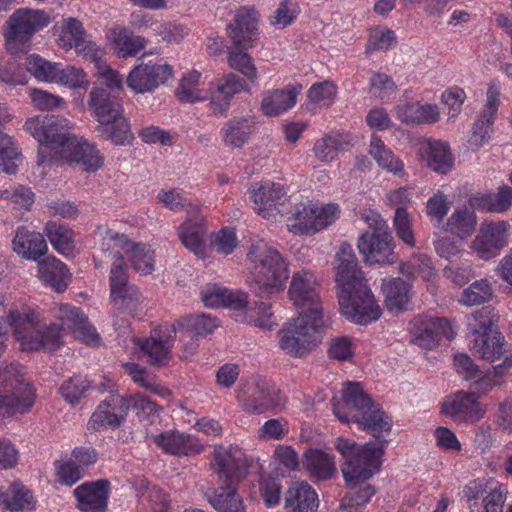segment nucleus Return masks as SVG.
Instances as JSON below:
<instances>
[{"label":"nucleus","mask_w":512,"mask_h":512,"mask_svg":"<svg viewBox=\"0 0 512 512\" xmlns=\"http://www.w3.org/2000/svg\"><path fill=\"white\" fill-rule=\"evenodd\" d=\"M155 444L164 452L171 455L198 454L201 444L190 434L171 430L153 436Z\"/></svg>","instance_id":"obj_26"},{"label":"nucleus","mask_w":512,"mask_h":512,"mask_svg":"<svg viewBox=\"0 0 512 512\" xmlns=\"http://www.w3.org/2000/svg\"><path fill=\"white\" fill-rule=\"evenodd\" d=\"M242 409L252 415L278 413L285 407L280 390L263 378H253L237 390Z\"/></svg>","instance_id":"obj_9"},{"label":"nucleus","mask_w":512,"mask_h":512,"mask_svg":"<svg viewBox=\"0 0 512 512\" xmlns=\"http://www.w3.org/2000/svg\"><path fill=\"white\" fill-rule=\"evenodd\" d=\"M110 482L100 479L80 485L74 490L77 507L82 512H106Z\"/></svg>","instance_id":"obj_25"},{"label":"nucleus","mask_w":512,"mask_h":512,"mask_svg":"<svg viewBox=\"0 0 512 512\" xmlns=\"http://www.w3.org/2000/svg\"><path fill=\"white\" fill-rule=\"evenodd\" d=\"M50 22V17L42 10L18 9L6 22L5 39L7 44H25L33 35Z\"/></svg>","instance_id":"obj_12"},{"label":"nucleus","mask_w":512,"mask_h":512,"mask_svg":"<svg viewBox=\"0 0 512 512\" xmlns=\"http://www.w3.org/2000/svg\"><path fill=\"white\" fill-rule=\"evenodd\" d=\"M246 49L236 47L228 49V63L229 66L243 74L251 83L257 80V70L252 62L251 57L245 52Z\"/></svg>","instance_id":"obj_50"},{"label":"nucleus","mask_w":512,"mask_h":512,"mask_svg":"<svg viewBox=\"0 0 512 512\" xmlns=\"http://www.w3.org/2000/svg\"><path fill=\"white\" fill-rule=\"evenodd\" d=\"M323 316L298 315L280 331V348L291 357H302L321 342Z\"/></svg>","instance_id":"obj_7"},{"label":"nucleus","mask_w":512,"mask_h":512,"mask_svg":"<svg viewBox=\"0 0 512 512\" xmlns=\"http://www.w3.org/2000/svg\"><path fill=\"white\" fill-rule=\"evenodd\" d=\"M382 290L385 295V305L390 312L399 313L406 309L411 297L409 283L401 278L384 280Z\"/></svg>","instance_id":"obj_34"},{"label":"nucleus","mask_w":512,"mask_h":512,"mask_svg":"<svg viewBox=\"0 0 512 512\" xmlns=\"http://www.w3.org/2000/svg\"><path fill=\"white\" fill-rule=\"evenodd\" d=\"M457 372L466 380L480 379L482 372L467 354H457L454 357Z\"/></svg>","instance_id":"obj_64"},{"label":"nucleus","mask_w":512,"mask_h":512,"mask_svg":"<svg viewBox=\"0 0 512 512\" xmlns=\"http://www.w3.org/2000/svg\"><path fill=\"white\" fill-rule=\"evenodd\" d=\"M427 165L433 171L446 174L454 165V158L448 144L434 141L428 143Z\"/></svg>","instance_id":"obj_40"},{"label":"nucleus","mask_w":512,"mask_h":512,"mask_svg":"<svg viewBox=\"0 0 512 512\" xmlns=\"http://www.w3.org/2000/svg\"><path fill=\"white\" fill-rule=\"evenodd\" d=\"M239 484H221L206 493L209 503L217 512H246L242 497L237 493Z\"/></svg>","instance_id":"obj_30"},{"label":"nucleus","mask_w":512,"mask_h":512,"mask_svg":"<svg viewBox=\"0 0 512 512\" xmlns=\"http://www.w3.org/2000/svg\"><path fill=\"white\" fill-rule=\"evenodd\" d=\"M69 121L58 116H36L25 123V129L39 142L38 165L55 164L75 143V135L70 133Z\"/></svg>","instance_id":"obj_4"},{"label":"nucleus","mask_w":512,"mask_h":512,"mask_svg":"<svg viewBox=\"0 0 512 512\" xmlns=\"http://www.w3.org/2000/svg\"><path fill=\"white\" fill-rule=\"evenodd\" d=\"M7 320L13 327L14 335L21 341L23 350L55 351L62 344V328L56 324L37 327L34 322V313L10 311Z\"/></svg>","instance_id":"obj_6"},{"label":"nucleus","mask_w":512,"mask_h":512,"mask_svg":"<svg viewBox=\"0 0 512 512\" xmlns=\"http://www.w3.org/2000/svg\"><path fill=\"white\" fill-rule=\"evenodd\" d=\"M396 41L394 32L390 29H375L370 33L365 53L375 50H387Z\"/></svg>","instance_id":"obj_59"},{"label":"nucleus","mask_w":512,"mask_h":512,"mask_svg":"<svg viewBox=\"0 0 512 512\" xmlns=\"http://www.w3.org/2000/svg\"><path fill=\"white\" fill-rule=\"evenodd\" d=\"M58 319L63 327L72 331L76 339L89 345H98L100 343L99 334L79 308L71 307L67 304L61 305Z\"/></svg>","instance_id":"obj_24"},{"label":"nucleus","mask_w":512,"mask_h":512,"mask_svg":"<svg viewBox=\"0 0 512 512\" xmlns=\"http://www.w3.org/2000/svg\"><path fill=\"white\" fill-rule=\"evenodd\" d=\"M40 279L56 292H63L68 286L69 271L64 263L55 257H47L38 263Z\"/></svg>","instance_id":"obj_33"},{"label":"nucleus","mask_w":512,"mask_h":512,"mask_svg":"<svg viewBox=\"0 0 512 512\" xmlns=\"http://www.w3.org/2000/svg\"><path fill=\"white\" fill-rule=\"evenodd\" d=\"M25 66L27 71L40 81L54 82L57 80V63H52L33 54L26 58Z\"/></svg>","instance_id":"obj_47"},{"label":"nucleus","mask_w":512,"mask_h":512,"mask_svg":"<svg viewBox=\"0 0 512 512\" xmlns=\"http://www.w3.org/2000/svg\"><path fill=\"white\" fill-rule=\"evenodd\" d=\"M130 261L135 271L147 275L154 269V259L150 248L146 245H136L131 250Z\"/></svg>","instance_id":"obj_56"},{"label":"nucleus","mask_w":512,"mask_h":512,"mask_svg":"<svg viewBox=\"0 0 512 512\" xmlns=\"http://www.w3.org/2000/svg\"><path fill=\"white\" fill-rule=\"evenodd\" d=\"M338 261L335 281L341 314L359 325L377 321L382 309L375 300L350 244L342 243L336 254Z\"/></svg>","instance_id":"obj_2"},{"label":"nucleus","mask_w":512,"mask_h":512,"mask_svg":"<svg viewBox=\"0 0 512 512\" xmlns=\"http://www.w3.org/2000/svg\"><path fill=\"white\" fill-rule=\"evenodd\" d=\"M178 328L188 333V336H204L217 327V321L205 314L189 315L180 318L176 325Z\"/></svg>","instance_id":"obj_44"},{"label":"nucleus","mask_w":512,"mask_h":512,"mask_svg":"<svg viewBox=\"0 0 512 512\" xmlns=\"http://www.w3.org/2000/svg\"><path fill=\"white\" fill-rule=\"evenodd\" d=\"M86 33L82 23L73 17L65 20L62 33L57 42L58 45L66 50L81 46L85 39Z\"/></svg>","instance_id":"obj_49"},{"label":"nucleus","mask_w":512,"mask_h":512,"mask_svg":"<svg viewBox=\"0 0 512 512\" xmlns=\"http://www.w3.org/2000/svg\"><path fill=\"white\" fill-rule=\"evenodd\" d=\"M476 223L474 212L466 206H462L452 213L443 228L446 232H450L462 239L473 233Z\"/></svg>","instance_id":"obj_38"},{"label":"nucleus","mask_w":512,"mask_h":512,"mask_svg":"<svg viewBox=\"0 0 512 512\" xmlns=\"http://www.w3.org/2000/svg\"><path fill=\"white\" fill-rule=\"evenodd\" d=\"M171 76L172 68L167 64L141 63L128 74L126 82L128 87L136 93H146L164 84Z\"/></svg>","instance_id":"obj_18"},{"label":"nucleus","mask_w":512,"mask_h":512,"mask_svg":"<svg viewBox=\"0 0 512 512\" xmlns=\"http://www.w3.org/2000/svg\"><path fill=\"white\" fill-rule=\"evenodd\" d=\"M59 160L81 164L87 172H94L103 164V157L99 154V151L93 145L85 141L82 142L77 137H75V143L64 150Z\"/></svg>","instance_id":"obj_28"},{"label":"nucleus","mask_w":512,"mask_h":512,"mask_svg":"<svg viewBox=\"0 0 512 512\" xmlns=\"http://www.w3.org/2000/svg\"><path fill=\"white\" fill-rule=\"evenodd\" d=\"M223 80L211 94L210 109L215 115L225 114L232 97L244 89L243 81L235 74L230 73Z\"/></svg>","instance_id":"obj_31"},{"label":"nucleus","mask_w":512,"mask_h":512,"mask_svg":"<svg viewBox=\"0 0 512 512\" xmlns=\"http://www.w3.org/2000/svg\"><path fill=\"white\" fill-rule=\"evenodd\" d=\"M30 97L33 104L40 110H53L65 103L63 98L39 89H31Z\"/></svg>","instance_id":"obj_61"},{"label":"nucleus","mask_w":512,"mask_h":512,"mask_svg":"<svg viewBox=\"0 0 512 512\" xmlns=\"http://www.w3.org/2000/svg\"><path fill=\"white\" fill-rule=\"evenodd\" d=\"M410 331L412 342L428 350L436 347L442 336L447 339L454 337L449 321L444 318L415 319Z\"/></svg>","instance_id":"obj_17"},{"label":"nucleus","mask_w":512,"mask_h":512,"mask_svg":"<svg viewBox=\"0 0 512 512\" xmlns=\"http://www.w3.org/2000/svg\"><path fill=\"white\" fill-rule=\"evenodd\" d=\"M400 273L406 276L408 280L420 276L423 280L430 281L435 276L432 262L426 255H417L409 262L401 264Z\"/></svg>","instance_id":"obj_46"},{"label":"nucleus","mask_w":512,"mask_h":512,"mask_svg":"<svg viewBox=\"0 0 512 512\" xmlns=\"http://www.w3.org/2000/svg\"><path fill=\"white\" fill-rule=\"evenodd\" d=\"M104 399L92 414L89 426L93 430H99L105 426L118 427L125 419L127 414V402L124 396L112 393Z\"/></svg>","instance_id":"obj_22"},{"label":"nucleus","mask_w":512,"mask_h":512,"mask_svg":"<svg viewBox=\"0 0 512 512\" xmlns=\"http://www.w3.org/2000/svg\"><path fill=\"white\" fill-rule=\"evenodd\" d=\"M357 247L364 262L369 265L397 262L395 244L389 230L382 232L378 229V233H363L358 239Z\"/></svg>","instance_id":"obj_14"},{"label":"nucleus","mask_w":512,"mask_h":512,"mask_svg":"<svg viewBox=\"0 0 512 512\" xmlns=\"http://www.w3.org/2000/svg\"><path fill=\"white\" fill-rule=\"evenodd\" d=\"M317 506V494L306 482L292 483L285 493V508L289 512H314Z\"/></svg>","instance_id":"obj_29"},{"label":"nucleus","mask_w":512,"mask_h":512,"mask_svg":"<svg viewBox=\"0 0 512 512\" xmlns=\"http://www.w3.org/2000/svg\"><path fill=\"white\" fill-rule=\"evenodd\" d=\"M500 88L491 82L487 90V102L481 112L479 119L472 127V136L470 142L476 146H482L489 138L492 132V124L500 105Z\"/></svg>","instance_id":"obj_21"},{"label":"nucleus","mask_w":512,"mask_h":512,"mask_svg":"<svg viewBox=\"0 0 512 512\" xmlns=\"http://www.w3.org/2000/svg\"><path fill=\"white\" fill-rule=\"evenodd\" d=\"M343 401L352 420L363 431L375 437V440L363 445L344 437L336 440L335 446L341 455L340 468L345 484L348 488H354L379 472L388 444L382 434L391 431L392 422L357 382L345 384Z\"/></svg>","instance_id":"obj_1"},{"label":"nucleus","mask_w":512,"mask_h":512,"mask_svg":"<svg viewBox=\"0 0 512 512\" xmlns=\"http://www.w3.org/2000/svg\"><path fill=\"white\" fill-rule=\"evenodd\" d=\"M199 77V72L192 71L181 79L178 87L175 89V96L179 102L193 104L205 99L200 95V90L198 89Z\"/></svg>","instance_id":"obj_48"},{"label":"nucleus","mask_w":512,"mask_h":512,"mask_svg":"<svg viewBox=\"0 0 512 512\" xmlns=\"http://www.w3.org/2000/svg\"><path fill=\"white\" fill-rule=\"evenodd\" d=\"M90 382L81 375H75L60 387L62 396L71 404L78 403L84 393L90 389Z\"/></svg>","instance_id":"obj_54"},{"label":"nucleus","mask_w":512,"mask_h":512,"mask_svg":"<svg viewBox=\"0 0 512 512\" xmlns=\"http://www.w3.org/2000/svg\"><path fill=\"white\" fill-rule=\"evenodd\" d=\"M488 313L485 309L472 313L468 327L474 337L472 353L483 360L494 362L504 355V337Z\"/></svg>","instance_id":"obj_10"},{"label":"nucleus","mask_w":512,"mask_h":512,"mask_svg":"<svg viewBox=\"0 0 512 512\" xmlns=\"http://www.w3.org/2000/svg\"><path fill=\"white\" fill-rule=\"evenodd\" d=\"M442 413L455 422L474 423L481 419L483 410L474 393L457 392L442 404Z\"/></svg>","instance_id":"obj_19"},{"label":"nucleus","mask_w":512,"mask_h":512,"mask_svg":"<svg viewBox=\"0 0 512 512\" xmlns=\"http://www.w3.org/2000/svg\"><path fill=\"white\" fill-rule=\"evenodd\" d=\"M302 465L312 477L318 480H328L336 472L333 457L318 449L306 450L303 455Z\"/></svg>","instance_id":"obj_32"},{"label":"nucleus","mask_w":512,"mask_h":512,"mask_svg":"<svg viewBox=\"0 0 512 512\" xmlns=\"http://www.w3.org/2000/svg\"><path fill=\"white\" fill-rule=\"evenodd\" d=\"M24 374V367L18 363L0 362V421L33 406L35 391Z\"/></svg>","instance_id":"obj_5"},{"label":"nucleus","mask_w":512,"mask_h":512,"mask_svg":"<svg viewBox=\"0 0 512 512\" xmlns=\"http://www.w3.org/2000/svg\"><path fill=\"white\" fill-rule=\"evenodd\" d=\"M494 296L491 283L486 279L477 280L463 290L460 302L467 306L480 305Z\"/></svg>","instance_id":"obj_45"},{"label":"nucleus","mask_w":512,"mask_h":512,"mask_svg":"<svg viewBox=\"0 0 512 512\" xmlns=\"http://www.w3.org/2000/svg\"><path fill=\"white\" fill-rule=\"evenodd\" d=\"M13 251L28 260H38L46 254L48 247L43 234L20 226L12 240Z\"/></svg>","instance_id":"obj_27"},{"label":"nucleus","mask_w":512,"mask_h":512,"mask_svg":"<svg viewBox=\"0 0 512 512\" xmlns=\"http://www.w3.org/2000/svg\"><path fill=\"white\" fill-rule=\"evenodd\" d=\"M287 279L288 269L284 259L277 250L267 248L255 263L249 287L256 297L268 299L283 290Z\"/></svg>","instance_id":"obj_8"},{"label":"nucleus","mask_w":512,"mask_h":512,"mask_svg":"<svg viewBox=\"0 0 512 512\" xmlns=\"http://www.w3.org/2000/svg\"><path fill=\"white\" fill-rule=\"evenodd\" d=\"M141 298L138 288L132 284L111 292V299L118 310L132 312L136 309Z\"/></svg>","instance_id":"obj_52"},{"label":"nucleus","mask_w":512,"mask_h":512,"mask_svg":"<svg viewBox=\"0 0 512 512\" xmlns=\"http://www.w3.org/2000/svg\"><path fill=\"white\" fill-rule=\"evenodd\" d=\"M297 94L295 87L268 92L262 99L261 110L266 116H277L296 103Z\"/></svg>","instance_id":"obj_36"},{"label":"nucleus","mask_w":512,"mask_h":512,"mask_svg":"<svg viewBox=\"0 0 512 512\" xmlns=\"http://www.w3.org/2000/svg\"><path fill=\"white\" fill-rule=\"evenodd\" d=\"M252 198L255 211L263 218L271 219L280 213L278 206L284 204L286 191L280 184L264 182L252 190Z\"/></svg>","instance_id":"obj_23"},{"label":"nucleus","mask_w":512,"mask_h":512,"mask_svg":"<svg viewBox=\"0 0 512 512\" xmlns=\"http://www.w3.org/2000/svg\"><path fill=\"white\" fill-rule=\"evenodd\" d=\"M44 232L59 253L63 255L72 253L74 249L73 232L68 226L49 221L45 225Z\"/></svg>","instance_id":"obj_41"},{"label":"nucleus","mask_w":512,"mask_h":512,"mask_svg":"<svg viewBox=\"0 0 512 512\" xmlns=\"http://www.w3.org/2000/svg\"><path fill=\"white\" fill-rule=\"evenodd\" d=\"M448 211L449 202L447 200V197L440 191H438L434 196H432L427 201V214L430 217L437 219V222L439 224L443 222V219L447 215Z\"/></svg>","instance_id":"obj_63"},{"label":"nucleus","mask_w":512,"mask_h":512,"mask_svg":"<svg viewBox=\"0 0 512 512\" xmlns=\"http://www.w3.org/2000/svg\"><path fill=\"white\" fill-rule=\"evenodd\" d=\"M253 127L254 124L250 118L234 117L221 129L223 142L231 148H242L249 140Z\"/></svg>","instance_id":"obj_35"},{"label":"nucleus","mask_w":512,"mask_h":512,"mask_svg":"<svg viewBox=\"0 0 512 512\" xmlns=\"http://www.w3.org/2000/svg\"><path fill=\"white\" fill-rule=\"evenodd\" d=\"M349 145L348 135L330 133L316 141L313 152L321 162H331L337 157L339 151L346 150Z\"/></svg>","instance_id":"obj_37"},{"label":"nucleus","mask_w":512,"mask_h":512,"mask_svg":"<svg viewBox=\"0 0 512 512\" xmlns=\"http://www.w3.org/2000/svg\"><path fill=\"white\" fill-rule=\"evenodd\" d=\"M349 489L350 491L341 500L339 512H352L351 509L365 505L375 494V488L370 484L358 489L356 487Z\"/></svg>","instance_id":"obj_53"},{"label":"nucleus","mask_w":512,"mask_h":512,"mask_svg":"<svg viewBox=\"0 0 512 512\" xmlns=\"http://www.w3.org/2000/svg\"><path fill=\"white\" fill-rule=\"evenodd\" d=\"M22 157L21 153L14 146L12 138L4 133H0V169L6 174H15L17 172L16 161Z\"/></svg>","instance_id":"obj_51"},{"label":"nucleus","mask_w":512,"mask_h":512,"mask_svg":"<svg viewBox=\"0 0 512 512\" xmlns=\"http://www.w3.org/2000/svg\"><path fill=\"white\" fill-rule=\"evenodd\" d=\"M288 294L298 315L323 316L322 304L310 272L301 270L293 273Z\"/></svg>","instance_id":"obj_13"},{"label":"nucleus","mask_w":512,"mask_h":512,"mask_svg":"<svg viewBox=\"0 0 512 512\" xmlns=\"http://www.w3.org/2000/svg\"><path fill=\"white\" fill-rule=\"evenodd\" d=\"M259 15L254 8L243 7L228 26V33L234 46L249 49L253 46L258 33Z\"/></svg>","instance_id":"obj_20"},{"label":"nucleus","mask_w":512,"mask_h":512,"mask_svg":"<svg viewBox=\"0 0 512 512\" xmlns=\"http://www.w3.org/2000/svg\"><path fill=\"white\" fill-rule=\"evenodd\" d=\"M111 36L119 57L127 58L136 55L145 47V39L134 35L125 28L111 30Z\"/></svg>","instance_id":"obj_39"},{"label":"nucleus","mask_w":512,"mask_h":512,"mask_svg":"<svg viewBox=\"0 0 512 512\" xmlns=\"http://www.w3.org/2000/svg\"><path fill=\"white\" fill-rule=\"evenodd\" d=\"M176 326L157 327L148 338H135L139 357L152 366H166L169 363L171 348L175 341Z\"/></svg>","instance_id":"obj_11"},{"label":"nucleus","mask_w":512,"mask_h":512,"mask_svg":"<svg viewBox=\"0 0 512 512\" xmlns=\"http://www.w3.org/2000/svg\"><path fill=\"white\" fill-rule=\"evenodd\" d=\"M316 206L312 204L297 207L288 219V228L294 234H307L317 232Z\"/></svg>","instance_id":"obj_42"},{"label":"nucleus","mask_w":512,"mask_h":512,"mask_svg":"<svg viewBox=\"0 0 512 512\" xmlns=\"http://www.w3.org/2000/svg\"><path fill=\"white\" fill-rule=\"evenodd\" d=\"M180 239L183 245L196 255L203 252V241L199 227L183 225L180 231Z\"/></svg>","instance_id":"obj_62"},{"label":"nucleus","mask_w":512,"mask_h":512,"mask_svg":"<svg viewBox=\"0 0 512 512\" xmlns=\"http://www.w3.org/2000/svg\"><path fill=\"white\" fill-rule=\"evenodd\" d=\"M213 468L221 484H239L248 471L245 454L237 447H217L214 450Z\"/></svg>","instance_id":"obj_15"},{"label":"nucleus","mask_w":512,"mask_h":512,"mask_svg":"<svg viewBox=\"0 0 512 512\" xmlns=\"http://www.w3.org/2000/svg\"><path fill=\"white\" fill-rule=\"evenodd\" d=\"M288 433L287 421L283 418H273L267 420L257 429L259 440H281Z\"/></svg>","instance_id":"obj_57"},{"label":"nucleus","mask_w":512,"mask_h":512,"mask_svg":"<svg viewBox=\"0 0 512 512\" xmlns=\"http://www.w3.org/2000/svg\"><path fill=\"white\" fill-rule=\"evenodd\" d=\"M88 110L98 125L95 131L104 140L115 145H128L134 139L130 124L123 116L121 99L111 94L107 88L93 87L89 93Z\"/></svg>","instance_id":"obj_3"},{"label":"nucleus","mask_w":512,"mask_h":512,"mask_svg":"<svg viewBox=\"0 0 512 512\" xmlns=\"http://www.w3.org/2000/svg\"><path fill=\"white\" fill-rule=\"evenodd\" d=\"M508 223L506 221L484 222L472 242V248L483 260H489L507 245Z\"/></svg>","instance_id":"obj_16"},{"label":"nucleus","mask_w":512,"mask_h":512,"mask_svg":"<svg viewBox=\"0 0 512 512\" xmlns=\"http://www.w3.org/2000/svg\"><path fill=\"white\" fill-rule=\"evenodd\" d=\"M337 88L331 81H323L313 84L308 90V99L310 102L318 104L320 107H328L334 100Z\"/></svg>","instance_id":"obj_55"},{"label":"nucleus","mask_w":512,"mask_h":512,"mask_svg":"<svg viewBox=\"0 0 512 512\" xmlns=\"http://www.w3.org/2000/svg\"><path fill=\"white\" fill-rule=\"evenodd\" d=\"M85 76L84 71L80 68L69 65L62 68L58 64L57 80L54 82L70 88H78L87 83Z\"/></svg>","instance_id":"obj_58"},{"label":"nucleus","mask_w":512,"mask_h":512,"mask_svg":"<svg viewBox=\"0 0 512 512\" xmlns=\"http://www.w3.org/2000/svg\"><path fill=\"white\" fill-rule=\"evenodd\" d=\"M369 153L383 169L394 174H399L403 171L401 160L395 157L392 151L385 146L384 142L375 135L371 137Z\"/></svg>","instance_id":"obj_43"},{"label":"nucleus","mask_w":512,"mask_h":512,"mask_svg":"<svg viewBox=\"0 0 512 512\" xmlns=\"http://www.w3.org/2000/svg\"><path fill=\"white\" fill-rule=\"evenodd\" d=\"M124 400L127 402V411L133 409L138 415L150 416L161 410L155 402L142 394L124 397Z\"/></svg>","instance_id":"obj_60"}]
</instances>
